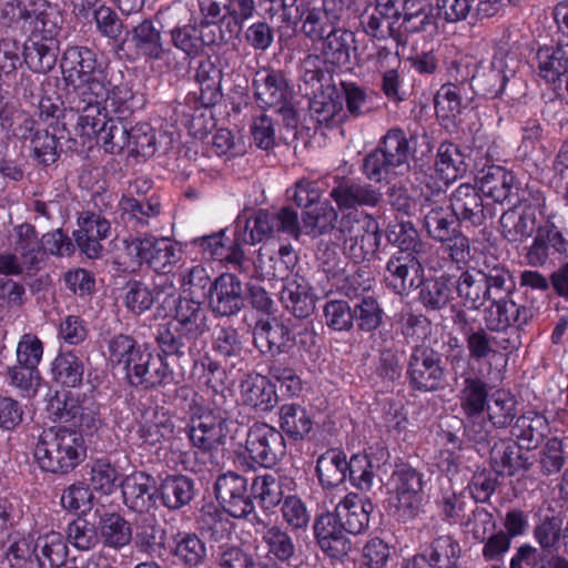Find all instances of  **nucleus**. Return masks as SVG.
Instances as JSON below:
<instances>
[{
  "label": "nucleus",
  "mask_w": 568,
  "mask_h": 568,
  "mask_svg": "<svg viewBox=\"0 0 568 568\" xmlns=\"http://www.w3.org/2000/svg\"><path fill=\"white\" fill-rule=\"evenodd\" d=\"M516 440L499 439L490 448V464L496 474L514 476L520 469L527 468V458L520 455Z\"/></svg>",
  "instance_id": "obj_31"
},
{
  "label": "nucleus",
  "mask_w": 568,
  "mask_h": 568,
  "mask_svg": "<svg viewBox=\"0 0 568 568\" xmlns=\"http://www.w3.org/2000/svg\"><path fill=\"white\" fill-rule=\"evenodd\" d=\"M78 224L79 229L73 233L77 245L88 257H99L102 251L100 242L110 234V222L100 214L87 211L81 213Z\"/></svg>",
  "instance_id": "obj_17"
},
{
  "label": "nucleus",
  "mask_w": 568,
  "mask_h": 568,
  "mask_svg": "<svg viewBox=\"0 0 568 568\" xmlns=\"http://www.w3.org/2000/svg\"><path fill=\"white\" fill-rule=\"evenodd\" d=\"M504 0H437L438 14L447 22L466 20L469 16L478 19L498 13Z\"/></svg>",
  "instance_id": "obj_19"
},
{
  "label": "nucleus",
  "mask_w": 568,
  "mask_h": 568,
  "mask_svg": "<svg viewBox=\"0 0 568 568\" xmlns=\"http://www.w3.org/2000/svg\"><path fill=\"white\" fill-rule=\"evenodd\" d=\"M14 233L16 251L20 254L24 266L40 267L43 254L34 227L30 224H21L14 229Z\"/></svg>",
  "instance_id": "obj_55"
},
{
  "label": "nucleus",
  "mask_w": 568,
  "mask_h": 568,
  "mask_svg": "<svg viewBox=\"0 0 568 568\" xmlns=\"http://www.w3.org/2000/svg\"><path fill=\"white\" fill-rule=\"evenodd\" d=\"M331 197L341 209H351L356 205H376L381 193L371 185L361 184L354 180L342 179L331 191Z\"/></svg>",
  "instance_id": "obj_24"
},
{
  "label": "nucleus",
  "mask_w": 568,
  "mask_h": 568,
  "mask_svg": "<svg viewBox=\"0 0 568 568\" xmlns=\"http://www.w3.org/2000/svg\"><path fill=\"white\" fill-rule=\"evenodd\" d=\"M244 405L260 410H268L276 403V393L271 382L262 375H247L240 385Z\"/></svg>",
  "instance_id": "obj_29"
},
{
  "label": "nucleus",
  "mask_w": 568,
  "mask_h": 568,
  "mask_svg": "<svg viewBox=\"0 0 568 568\" xmlns=\"http://www.w3.org/2000/svg\"><path fill=\"white\" fill-rule=\"evenodd\" d=\"M83 106H78L81 110L78 116L75 131L84 138L92 139L97 136L99 139L102 130L108 123V113L102 112L100 103H82Z\"/></svg>",
  "instance_id": "obj_58"
},
{
  "label": "nucleus",
  "mask_w": 568,
  "mask_h": 568,
  "mask_svg": "<svg viewBox=\"0 0 568 568\" xmlns=\"http://www.w3.org/2000/svg\"><path fill=\"white\" fill-rule=\"evenodd\" d=\"M424 475L408 465H399L390 476L388 505L400 521L414 519L422 506Z\"/></svg>",
  "instance_id": "obj_4"
},
{
  "label": "nucleus",
  "mask_w": 568,
  "mask_h": 568,
  "mask_svg": "<svg viewBox=\"0 0 568 568\" xmlns=\"http://www.w3.org/2000/svg\"><path fill=\"white\" fill-rule=\"evenodd\" d=\"M130 253L155 271H165L166 267L175 264L181 254L178 244L168 237L155 239L146 236L132 241L129 245Z\"/></svg>",
  "instance_id": "obj_14"
},
{
  "label": "nucleus",
  "mask_w": 568,
  "mask_h": 568,
  "mask_svg": "<svg viewBox=\"0 0 568 568\" xmlns=\"http://www.w3.org/2000/svg\"><path fill=\"white\" fill-rule=\"evenodd\" d=\"M348 460L337 449H329L317 459L316 471L320 481L326 487H336L347 478Z\"/></svg>",
  "instance_id": "obj_39"
},
{
  "label": "nucleus",
  "mask_w": 568,
  "mask_h": 568,
  "mask_svg": "<svg viewBox=\"0 0 568 568\" xmlns=\"http://www.w3.org/2000/svg\"><path fill=\"white\" fill-rule=\"evenodd\" d=\"M99 539L105 547L120 550L132 540V528L128 520L116 513L101 516L99 525Z\"/></svg>",
  "instance_id": "obj_36"
},
{
  "label": "nucleus",
  "mask_w": 568,
  "mask_h": 568,
  "mask_svg": "<svg viewBox=\"0 0 568 568\" xmlns=\"http://www.w3.org/2000/svg\"><path fill=\"white\" fill-rule=\"evenodd\" d=\"M119 206L123 215L134 220L140 225H148L150 219L161 213V203L155 197L139 201L131 196H122Z\"/></svg>",
  "instance_id": "obj_60"
},
{
  "label": "nucleus",
  "mask_w": 568,
  "mask_h": 568,
  "mask_svg": "<svg viewBox=\"0 0 568 568\" xmlns=\"http://www.w3.org/2000/svg\"><path fill=\"white\" fill-rule=\"evenodd\" d=\"M197 341L171 321L161 325L156 335V342L162 353L179 358L193 355L197 351Z\"/></svg>",
  "instance_id": "obj_27"
},
{
  "label": "nucleus",
  "mask_w": 568,
  "mask_h": 568,
  "mask_svg": "<svg viewBox=\"0 0 568 568\" xmlns=\"http://www.w3.org/2000/svg\"><path fill=\"white\" fill-rule=\"evenodd\" d=\"M488 386L478 377H467L460 390V408L467 418V428L473 433L475 440L486 439L488 432L485 429L483 413L488 405Z\"/></svg>",
  "instance_id": "obj_12"
},
{
  "label": "nucleus",
  "mask_w": 568,
  "mask_h": 568,
  "mask_svg": "<svg viewBox=\"0 0 568 568\" xmlns=\"http://www.w3.org/2000/svg\"><path fill=\"white\" fill-rule=\"evenodd\" d=\"M387 241L397 246L398 251L413 252L419 254L423 251L418 231L412 222H394L386 230Z\"/></svg>",
  "instance_id": "obj_57"
},
{
  "label": "nucleus",
  "mask_w": 568,
  "mask_h": 568,
  "mask_svg": "<svg viewBox=\"0 0 568 568\" xmlns=\"http://www.w3.org/2000/svg\"><path fill=\"white\" fill-rule=\"evenodd\" d=\"M63 80L78 95L80 103L88 95L103 93V71L99 68L95 53L85 47L68 48L61 59Z\"/></svg>",
  "instance_id": "obj_3"
},
{
  "label": "nucleus",
  "mask_w": 568,
  "mask_h": 568,
  "mask_svg": "<svg viewBox=\"0 0 568 568\" xmlns=\"http://www.w3.org/2000/svg\"><path fill=\"white\" fill-rule=\"evenodd\" d=\"M122 368L132 385L145 388L161 385L169 376V366L162 357L143 345L136 349Z\"/></svg>",
  "instance_id": "obj_13"
},
{
  "label": "nucleus",
  "mask_w": 568,
  "mask_h": 568,
  "mask_svg": "<svg viewBox=\"0 0 568 568\" xmlns=\"http://www.w3.org/2000/svg\"><path fill=\"white\" fill-rule=\"evenodd\" d=\"M567 246L568 242L554 225L540 227L527 252L528 263L532 266L544 265L551 254L566 253Z\"/></svg>",
  "instance_id": "obj_25"
},
{
  "label": "nucleus",
  "mask_w": 568,
  "mask_h": 568,
  "mask_svg": "<svg viewBox=\"0 0 568 568\" xmlns=\"http://www.w3.org/2000/svg\"><path fill=\"white\" fill-rule=\"evenodd\" d=\"M210 306L221 316L237 313L243 306L241 282L232 274H222L213 283L210 292Z\"/></svg>",
  "instance_id": "obj_21"
},
{
  "label": "nucleus",
  "mask_w": 568,
  "mask_h": 568,
  "mask_svg": "<svg viewBox=\"0 0 568 568\" xmlns=\"http://www.w3.org/2000/svg\"><path fill=\"white\" fill-rule=\"evenodd\" d=\"M284 440L283 435L267 424L255 425L246 439V450L251 458L263 467L270 468L277 462L275 447Z\"/></svg>",
  "instance_id": "obj_20"
},
{
  "label": "nucleus",
  "mask_w": 568,
  "mask_h": 568,
  "mask_svg": "<svg viewBox=\"0 0 568 568\" xmlns=\"http://www.w3.org/2000/svg\"><path fill=\"white\" fill-rule=\"evenodd\" d=\"M202 304L192 298H180L174 318L171 321L196 339L207 331L206 311Z\"/></svg>",
  "instance_id": "obj_34"
},
{
  "label": "nucleus",
  "mask_w": 568,
  "mask_h": 568,
  "mask_svg": "<svg viewBox=\"0 0 568 568\" xmlns=\"http://www.w3.org/2000/svg\"><path fill=\"white\" fill-rule=\"evenodd\" d=\"M337 232L344 254L356 263L373 257L381 244L378 226L368 219L358 220L352 214L345 215Z\"/></svg>",
  "instance_id": "obj_5"
},
{
  "label": "nucleus",
  "mask_w": 568,
  "mask_h": 568,
  "mask_svg": "<svg viewBox=\"0 0 568 568\" xmlns=\"http://www.w3.org/2000/svg\"><path fill=\"white\" fill-rule=\"evenodd\" d=\"M536 227V216L534 211L525 209L508 210L500 216L501 233L509 242H523L529 237Z\"/></svg>",
  "instance_id": "obj_40"
},
{
  "label": "nucleus",
  "mask_w": 568,
  "mask_h": 568,
  "mask_svg": "<svg viewBox=\"0 0 568 568\" xmlns=\"http://www.w3.org/2000/svg\"><path fill=\"white\" fill-rule=\"evenodd\" d=\"M465 171L464 155L458 146L453 143H442L437 151L435 172L443 184H449Z\"/></svg>",
  "instance_id": "obj_42"
},
{
  "label": "nucleus",
  "mask_w": 568,
  "mask_h": 568,
  "mask_svg": "<svg viewBox=\"0 0 568 568\" xmlns=\"http://www.w3.org/2000/svg\"><path fill=\"white\" fill-rule=\"evenodd\" d=\"M539 74L547 82L555 83L568 75V41L555 47H544L537 52Z\"/></svg>",
  "instance_id": "obj_35"
},
{
  "label": "nucleus",
  "mask_w": 568,
  "mask_h": 568,
  "mask_svg": "<svg viewBox=\"0 0 568 568\" xmlns=\"http://www.w3.org/2000/svg\"><path fill=\"white\" fill-rule=\"evenodd\" d=\"M470 359L480 363L489 361L499 354V351H507L515 347L508 338L498 339L490 331L483 327L469 331L465 338Z\"/></svg>",
  "instance_id": "obj_28"
},
{
  "label": "nucleus",
  "mask_w": 568,
  "mask_h": 568,
  "mask_svg": "<svg viewBox=\"0 0 568 568\" xmlns=\"http://www.w3.org/2000/svg\"><path fill=\"white\" fill-rule=\"evenodd\" d=\"M430 19V3L428 0H405L402 10L400 23L397 31L418 32L425 29Z\"/></svg>",
  "instance_id": "obj_59"
},
{
  "label": "nucleus",
  "mask_w": 568,
  "mask_h": 568,
  "mask_svg": "<svg viewBox=\"0 0 568 568\" xmlns=\"http://www.w3.org/2000/svg\"><path fill=\"white\" fill-rule=\"evenodd\" d=\"M410 386L420 392H434L445 382V368L438 352L428 346L413 348L407 366Z\"/></svg>",
  "instance_id": "obj_8"
},
{
  "label": "nucleus",
  "mask_w": 568,
  "mask_h": 568,
  "mask_svg": "<svg viewBox=\"0 0 568 568\" xmlns=\"http://www.w3.org/2000/svg\"><path fill=\"white\" fill-rule=\"evenodd\" d=\"M535 308L528 303H517L511 298H498L484 312L486 327L490 332H506L509 328L523 329L535 316Z\"/></svg>",
  "instance_id": "obj_11"
},
{
  "label": "nucleus",
  "mask_w": 568,
  "mask_h": 568,
  "mask_svg": "<svg viewBox=\"0 0 568 568\" xmlns=\"http://www.w3.org/2000/svg\"><path fill=\"white\" fill-rule=\"evenodd\" d=\"M373 509L374 506L369 499H362L358 495L351 493L336 505L334 514L348 535H357L367 528Z\"/></svg>",
  "instance_id": "obj_23"
},
{
  "label": "nucleus",
  "mask_w": 568,
  "mask_h": 568,
  "mask_svg": "<svg viewBox=\"0 0 568 568\" xmlns=\"http://www.w3.org/2000/svg\"><path fill=\"white\" fill-rule=\"evenodd\" d=\"M195 80L201 89L200 98L203 104L213 105L220 101L222 71L210 59L199 63Z\"/></svg>",
  "instance_id": "obj_46"
},
{
  "label": "nucleus",
  "mask_w": 568,
  "mask_h": 568,
  "mask_svg": "<svg viewBox=\"0 0 568 568\" xmlns=\"http://www.w3.org/2000/svg\"><path fill=\"white\" fill-rule=\"evenodd\" d=\"M314 534L321 549L332 558H342L352 550L348 534L334 513L315 519Z\"/></svg>",
  "instance_id": "obj_15"
},
{
  "label": "nucleus",
  "mask_w": 568,
  "mask_h": 568,
  "mask_svg": "<svg viewBox=\"0 0 568 568\" xmlns=\"http://www.w3.org/2000/svg\"><path fill=\"white\" fill-rule=\"evenodd\" d=\"M479 271L484 278L486 294L491 302L503 298L504 295L508 296L515 290L514 276L504 264L485 262Z\"/></svg>",
  "instance_id": "obj_43"
},
{
  "label": "nucleus",
  "mask_w": 568,
  "mask_h": 568,
  "mask_svg": "<svg viewBox=\"0 0 568 568\" xmlns=\"http://www.w3.org/2000/svg\"><path fill=\"white\" fill-rule=\"evenodd\" d=\"M465 85L444 84L435 95V109L443 118H455L468 105L470 98L465 97Z\"/></svg>",
  "instance_id": "obj_49"
},
{
  "label": "nucleus",
  "mask_w": 568,
  "mask_h": 568,
  "mask_svg": "<svg viewBox=\"0 0 568 568\" xmlns=\"http://www.w3.org/2000/svg\"><path fill=\"white\" fill-rule=\"evenodd\" d=\"M33 551L40 568H59L67 559L68 546L60 532L49 531L37 538Z\"/></svg>",
  "instance_id": "obj_33"
},
{
  "label": "nucleus",
  "mask_w": 568,
  "mask_h": 568,
  "mask_svg": "<svg viewBox=\"0 0 568 568\" xmlns=\"http://www.w3.org/2000/svg\"><path fill=\"white\" fill-rule=\"evenodd\" d=\"M58 50L54 38L33 36L24 45V61L32 71L47 73L57 62Z\"/></svg>",
  "instance_id": "obj_30"
},
{
  "label": "nucleus",
  "mask_w": 568,
  "mask_h": 568,
  "mask_svg": "<svg viewBox=\"0 0 568 568\" xmlns=\"http://www.w3.org/2000/svg\"><path fill=\"white\" fill-rule=\"evenodd\" d=\"M424 214L423 225L429 237L434 241H445L449 239L456 229L454 215L449 207H444L435 203L424 204L422 207Z\"/></svg>",
  "instance_id": "obj_37"
},
{
  "label": "nucleus",
  "mask_w": 568,
  "mask_h": 568,
  "mask_svg": "<svg viewBox=\"0 0 568 568\" xmlns=\"http://www.w3.org/2000/svg\"><path fill=\"white\" fill-rule=\"evenodd\" d=\"M455 286L464 304L473 310H479L487 301H490L479 270L463 272Z\"/></svg>",
  "instance_id": "obj_45"
},
{
  "label": "nucleus",
  "mask_w": 568,
  "mask_h": 568,
  "mask_svg": "<svg viewBox=\"0 0 568 568\" xmlns=\"http://www.w3.org/2000/svg\"><path fill=\"white\" fill-rule=\"evenodd\" d=\"M173 555L182 565L197 567L206 558V546L195 534L179 532L174 538Z\"/></svg>",
  "instance_id": "obj_48"
},
{
  "label": "nucleus",
  "mask_w": 568,
  "mask_h": 568,
  "mask_svg": "<svg viewBox=\"0 0 568 568\" xmlns=\"http://www.w3.org/2000/svg\"><path fill=\"white\" fill-rule=\"evenodd\" d=\"M132 42L142 55L160 60L164 55L161 32L153 21L145 19L132 29Z\"/></svg>",
  "instance_id": "obj_44"
},
{
  "label": "nucleus",
  "mask_w": 568,
  "mask_h": 568,
  "mask_svg": "<svg viewBox=\"0 0 568 568\" xmlns=\"http://www.w3.org/2000/svg\"><path fill=\"white\" fill-rule=\"evenodd\" d=\"M247 480L233 471L217 477L215 494L226 513L235 518H245L254 511L253 491H248Z\"/></svg>",
  "instance_id": "obj_10"
},
{
  "label": "nucleus",
  "mask_w": 568,
  "mask_h": 568,
  "mask_svg": "<svg viewBox=\"0 0 568 568\" xmlns=\"http://www.w3.org/2000/svg\"><path fill=\"white\" fill-rule=\"evenodd\" d=\"M174 424L163 407H148L139 420V437L146 444L155 445L173 433Z\"/></svg>",
  "instance_id": "obj_26"
},
{
  "label": "nucleus",
  "mask_w": 568,
  "mask_h": 568,
  "mask_svg": "<svg viewBox=\"0 0 568 568\" xmlns=\"http://www.w3.org/2000/svg\"><path fill=\"white\" fill-rule=\"evenodd\" d=\"M82 435L67 427L44 429L38 437L33 458L39 468L52 474H68L84 458Z\"/></svg>",
  "instance_id": "obj_1"
},
{
  "label": "nucleus",
  "mask_w": 568,
  "mask_h": 568,
  "mask_svg": "<svg viewBox=\"0 0 568 568\" xmlns=\"http://www.w3.org/2000/svg\"><path fill=\"white\" fill-rule=\"evenodd\" d=\"M424 268L418 254L397 251L386 263L384 281L393 292L403 295L420 286Z\"/></svg>",
  "instance_id": "obj_9"
},
{
  "label": "nucleus",
  "mask_w": 568,
  "mask_h": 568,
  "mask_svg": "<svg viewBox=\"0 0 568 568\" xmlns=\"http://www.w3.org/2000/svg\"><path fill=\"white\" fill-rule=\"evenodd\" d=\"M460 551L458 541L449 535H442L433 539L420 552L433 568H454Z\"/></svg>",
  "instance_id": "obj_38"
},
{
  "label": "nucleus",
  "mask_w": 568,
  "mask_h": 568,
  "mask_svg": "<svg viewBox=\"0 0 568 568\" xmlns=\"http://www.w3.org/2000/svg\"><path fill=\"white\" fill-rule=\"evenodd\" d=\"M489 422L497 428H505L517 415V400L515 396L505 390L494 392L487 405Z\"/></svg>",
  "instance_id": "obj_51"
},
{
  "label": "nucleus",
  "mask_w": 568,
  "mask_h": 568,
  "mask_svg": "<svg viewBox=\"0 0 568 568\" xmlns=\"http://www.w3.org/2000/svg\"><path fill=\"white\" fill-rule=\"evenodd\" d=\"M549 433L548 419L542 414L534 410L520 415L510 430L519 448L527 450L536 449Z\"/></svg>",
  "instance_id": "obj_22"
},
{
  "label": "nucleus",
  "mask_w": 568,
  "mask_h": 568,
  "mask_svg": "<svg viewBox=\"0 0 568 568\" xmlns=\"http://www.w3.org/2000/svg\"><path fill=\"white\" fill-rule=\"evenodd\" d=\"M450 211L462 224L480 226L486 221V207L480 193L468 183L457 186L449 196Z\"/></svg>",
  "instance_id": "obj_18"
},
{
  "label": "nucleus",
  "mask_w": 568,
  "mask_h": 568,
  "mask_svg": "<svg viewBox=\"0 0 568 568\" xmlns=\"http://www.w3.org/2000/svg\"><path fill=\"white\" fill-rule=\"evenodd\" d=\"M353 41V33L345 30L331 31L323 41L322 52L332 64L346 65L349 63V50Z\"/></svg>",
  "instance_id": "obj_56"
},
{
  "label": "nucleus",
  "mask_w": 568,
  "mask_h": 568,
  "mask_svg": "<svg viewBox=\"0 0 568 568\" xmlns=\"http://www.w3.org/2000/svg\"><path fill=\"white\" fill-rule=\"evenodd\" d=\"M354 320L359 331L373 333L384 324V311L377 300L365 297L355 304Z\"/></svg>",
  "instance_id": "obj_61"
},
{
  "label": "nucleus",
  "mask_w": 568,
  "mask_h": 568,
  "mask_svg": "<svg viewBox=\"0 0 568 568\" xmlns=\"http://www.w3.org/2000/svg\"><path fill=\"white\" fill-rule=\"evenodd\" d=\"M286 291L290 295L291 308L298 318H305L312 314L315 307V301L308 283L303 277H295L286 284Z\"/></svg>",
  "instance_id": "obj_64"
},
{
  "label": "nucleus",
  "mask_w": 568,
  "mask_h": 568,
  "mask_svg": "<svg viewBox=\"0 0 568 568\" xmlns=\"http://www.w3.org/2000/svg\"><path fill=\"white\" fill-rule=\"evenodd\" d=\"M412 148L406 133L399 128L389 129L379 145L368 153L363 163L365 175L374 182H390L410 170Z\"/></svg>",
  "instance_id": "obj_2"
},
{
  "label": "nucleus",
  "mask_w": 568,
  "mask_h": 568,
  "mask_svg": "<svg viewBox=\"0 0 568 568\" xmlns=\"http://www.w3.org/2000/svg\"><path fill=\"white\" fill-rule=\"evenodd\" d=\"M419 300L428 310H442L452 297L453 283L450 277L442 275L435 278H428L422 282Z\"/></svg>",
  "instance_id": "obj_53"
},
{
  "label": "nucleus",
  "mask_w": 568,
  "mask_h": 568,
  "mask_svg": "<svg viewBox=\"0 0 568 568\" xmlns=\"http://www.w3.org/2000/svg\"><path fill=\"white\" fill-rule=\"evenodd\" d=\"M124 505L140 515H150L156 508L155 481L143 471L128 475L122 484Z\"/></svg>",
  "instance_id": "obj_16"
},
{
  "label": "nucleus",
  "mask_w": 568,
  "mask_h": 568,
  "mask_svg": "<svg viewBox=\"0 0 568 568\" xmlns=\"http://www.w3.org/2000/svg\"><path fill=\"white\" fill-rule=\"evenodd\" d=\"M284 227V209L276 215L266 211H258L254 216L242 221L237 217L234 231V247L229 255L230 261L241 266L244 258L242 246L244 244L255 245L265 239H268L275 229Z\"/></svg>",
  "instance_id": "obj_7"
},
{
  "label": "nucleus",
  "mask_w": 568,
  "mask_h": 568,
  "mask_svg": "<svg viewBox=\"0 0 568 568\" xmlns=\"http://www.w3.org/2000/svg\"><path fill=\"white\" fill-rule=\"evenodd\" d=\"M99 141L109 153H120L130 144L131 132L122 118L109 119L102 130Z\"/></svg>",
  "instance_id": "obj_62"
},
{
  "label": "nucleus",
  "mask_w": 568,
  "mask_h": 568,
  "mask_svg": "<svg viewBox=\"0 0 568 568\" xmlns=\"http://www.w3.org/2000/svg\"><path fill=\"white\" fill-rule=\"evenodd\" d=\"M212 286L213 283L206 270L200 265L193 266L181 274L182 295L180 298H192L203 303Z\"/></svg>",
  "instance_id": "obj_54"
},
{
  "label": "nucleus",
  "mask_w": 568,
  "mask_h": 568,
  "mask_svg": "<svg viewBox=\"0 0 568 568\" xmlns=\"http://www.w3.org/2000/svg\"><path fill=\"white\" fill-rule=\"evenodd\" d=\"M251 490L265 509L278 506L283 499V476L278 471L256 476Z\"/></svg>",
  "instance_id": "obj_52"
},
{
  "label": "nucleus",
  "mask_w": 568,
  "mask_h": 568,
  "mask_svg": "<svg viewBox=\"0 0 568 568\" xmlns=\"http://www.w3.org/2000/svg\"><path fill=\"white\" fill-rule=\"evenodd\" d=\"M52 372L59 383L75 387L82 382L83 364L74 354L63 353L54 359Z\"/></svg>",
  "instance_id": "obj_63"
},
{
  "label": "nucleus",
  "mask_w": 568,
  "mask_h": 568,
  "mask_svg": "<svg viewBox=\"0 0 568 568\" xmlns=\"http://www.w3.org/2000/svg\"><path fill=\"white\" fill-rule=\"evenodd\" d=\"M159 491L163 505L171 510H178L192 500L194 485L186 476H169L161 483Z\"/></svg>",
  "instance_id": "obj_41"
},
{
  "label": "nucleus",
  "mask_w": 568,
  "mask_h": 568,
  "mask_svg": "<svg viewBox=\"0 0 568 568\" xmlns=\"http://www.w3.org/2000/svg\"><path fill=\"white\" fill-rule=\"evenodd\" d=\"M253 85L263 108H275L278 113L284 111V89L274 73L267 70L258 72Z\"/></svg>",
  "instance_id": "obj_47"
},
{
  "label": "nucleus",
  "mask_w": 568,
  "mask_h": 568,
  "mask_svg": "<svg viewBox=\"0 0 568 568\" xmlns=\"http://www.w3.org/2000/svg\"><path fill=\"white\" fill-rule=\"evenodd\" d=\"M134 94L128 83H121L109 88L106 78L103 79V93L101 95H88L82 103H100L108 114L121 115L133 109Z\"/></svg>",
  "instance_id": "obj_32"
},
{
  "label": "nucleus",
  "mask_w": 568,
  "mask_h": 568,
  "mask_svg": "<svg viewBox=\"0 0 568 568\" xmlns=\"http://www.w3.org/2000/svg\"><path fill=\"white\" fill-rule=\"evenodd\" d=\"M514 176L501 166H489L479 179L480 191L495 202H504L510 194Z\"/></svg>",
  "instance_id": "obj_50"
},
{
  "label": "nucleus",
  "mask_w": 568,
  "mask_h": 568,
  "mask_svg": "<svg viewBox=\"0 0 568 568\" xmlns=\"http://www.w3.org/2000/svg\"><path fill=\"white\" fill-rule=\"evenodd\" d=\"M229 413L222 405L199 407L189 424V437L194 447L210 452L223 445L229 434Z\"/></svg>",
  "instance_id": "obj_6"
}]
</instances>
